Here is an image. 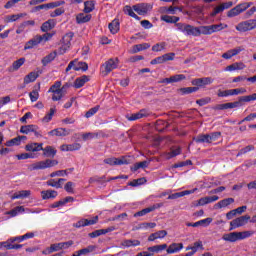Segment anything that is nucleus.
I'll list each match as a JSON object with an SVG mask.
<instances>
[{"label": "nucleus", "instance_id": "nucleus-5", "mask_svg": "<svg viewBox=\"0 0 256 256\" xmlns=\"http://www.w3.org/2000/svg\"><path fill=\"white\" fill-rule=\"evenodd\" d=\"M253 5V2H244L237 4L234 8L230 9L227 12V17L233 18L237 17V15H241V13H245Z\"/></svg>", "mask_w": 256, "mask_h": 256}, {"label": "nucleus", "instance_id": "nucleus-64", "mask_svg": "<svg viewBox=\"0 0 256 256\" xmlns=\"http://www.w3.org/2000/svg\"><path fill=\"white\" fill-rule=\"evenodd\" d=\"M65 13V9L63 8H57L53 12L50 13V17L55 18L63 15Z\"/></svg>", "mask_w": 256, "mask_h": 256}, {"label": "nucleus", "instance_id": "nucleus-58", "mask_svg": "<svg viewBox=\"0 0 256 256\" xmlns=\"http://www.w3.org/2000/svg\"><path fill=\"white\" fill-rule=\"evenodd\" d=\"M61 5H65V1L50 2L46 4V7H47V10H49V9H55L57 7H61Z\"/></svg>", "mask_w": 256, "mask_h": 256}, {"label": "nucleus", "instance_id": "nucleus-59", "mask_svg": "<svg viewBox=\"0 0 256 256\" xmlns=\"http://www.w3.org/2000/svg\"><path fill=\"white\" fill-rule=\"evenodd\" d=\"M6 147H15V145H21L19 137H15L5 143Z\"/></svg>", "mask_w": 256, "mask_h": 256}, {"label": "nucleus", "instance_id": "nucleus-11", "mask_svg": "<svg viewBox=\"0 0 256 256\" xmlns=\"http://www.w3.org/2000/svg\"><path fill=\"white\" fill-rule=\"evenodd\" d=\"M251 219V216L245 215L240 216L230 222L229 231H233V229H238V227H243V225H247V222Z\"/></svg>", "mask_w": 256, "mask_h": 256}, {"label": "nucleus", "instance_id": "nucleus-51", "mask_svg": "<svg viewBox=\"0 0 256 256\" xmlns=\"http://www.w3.org/2000/svg\"><path fill=\"white\" fill-rule=\"evenodd\" d=\"M61 81H56L48 90V93H60L61 91Z\"/></svg>", "mask_w": 256, "mask_h": 256}, {"label": "nucleus", "instance_id": "nucleus-20", "mask_svg": "<svg viewBox=\"0 0 256 256\" xmlns=\"http://www.w3.org/2000/svg\"><path fill=\"white\" fill-rule=\"evenodd\" d=\"M213 222V218H206L199 220L195 223H187V227H209L211 223Z\"/></svg>", "mask_w": 256, "mask_h": 256}, {"label": "nucleus", "instance_id": "nucleus-40", "mask_svg": "<svg viewBox=\"0 0 256 256\" xmlns=\"http://www.w3.org/2000/svg\"><path fill=\"white\" fill-rule=\"evenodd\" d=\"M83 11L86 14H89V13H92V11H95V1L94 0L85 1Z\"/></svg>", "mask_w": 256, "mask_h": 256}, {"label": "nucleus", "instance_id": "nucleus-41", "mask_svg": "<svg viewBox=\"0 0 256 256\" xmlns=\"http://www.w3.org/2000/svg\"><path fill=\"white\" fill-rule=\"evenodd\" d=\"M125 15H129V17H132L136 21H141V17H139L135 12L133 11V8L131 6L126 5L123 9Z\"/></svg>", "mask_w": 256, "mask_h": 256}, {"label": "nucleus", "instance_id": "nucleus-62", "mask_svg": "<svg viewBox=\"0 0 256 256\" xmlns=\"http://www.w3.org/2000/svg\"><path fill=\"white\" fill-rule=\"evenodd\" d=\"M55 115V108H51L50 112L48 114L45 115V117L43 118V122L44 123H49V121H51V119H53V116Z\"/></svg>", "mask_w": 256, "mask_h": 256}, {"label": "nucleus", "instance_id": "nucleus-35", "mask_svg": "<svg viewBox=\"0 0 256 256\" xmlns=\"http://www.w3.org/2000/svg\"><path fill=\"white\" fill-rule=\"evenodd\" d=\"M245 69V64L243 62L233 63L225 68V71H242Z\"/></svg>", "mask_w": 256, "mask_h": 256}, {"label": "nucleus", "instance_id": "nucleus-2", "mask_svg": "<svg viewBox=\"0 0 256 256\" xmlns=\"http://www.w3.org/2000/svg\"><path fill=\"white\" fill-rule=\"evenodd\" d=\"M255 235L253 231H243V232H230L223 234L222 239L223 241H228V243H236V241H243V239H249Z\"/></svg>", "mask_w": 256, "mask_h": 256}, {"label": "nucleus", "instance_id": "nucleus-13", "mask_svg": "<svg viewBox=\"0 0 256 256\" xmlns=\"http://www.w3.org/2000/svg\"><path fill=\"white\" fill-rule=\"evenodd\" d=\"M194 87L202 88L207 87V85H211L213 83V78L211 77H203V78H195L191 81Z\"/></svg>", "mask_w": 256, "mask_h": 256}, {"label": "nucleus", "instance_id": "nucleus-7", "mask_svg": "<svg viewBox=\"0 0 256 256\" xmlns=\"http://www.w3.org/2000/svg\"><path fill=\"white\" fill-rule=\"evenodd\" d=\"M117 67H119V58H110L102 65V73L108 75L111 71H115Z\"/></svg>", "mask_w": 256, "mask_h": 256}, {"label": "nucleus", "instance_id": "nucleus-6", "mask_svg": "<svg viewBox=\"0 0 256 256\" xmlns=\"http://www.w3.org/2000/svg\"><path fill=\"white\" fill-rule=\"evenodd\" d=\"M251 101H256V93L247 96H240L235 102H228V109L243 107V103H251Z\"/></svg>", "mask_w": 256, "mask_h": 256}, {"label": "nucleus", "instance_id": "nucleus-12", "mask_svg": "<svg viewBox=\"0 0 256 256\" xmlns=\"http://www.w3.org/2000/svg\"><path fill=\"white\" fill-rule=\"evenodd\" d=\"M133 11L138 13L139 15H147L151 9H153V5L148 3H140L136 4L132 7Z\"/></svg>", "mask_w": 256, "mask_h": 256}, {"label": "nucleus", "instance_id": "nucleus-22", "mask_svg": "<svg viewBox=\"0 0 256 256\" xmlns=\"http://www.w3.org/2000/svg\"><path fill=\"white\" fill-rule=\"evenodd\" d=\"M59 193L55 190H43L41 191V197L43 201H47V199H57Z\"/></svg>", "mask_w": 256, "mask_h": 256}, {"label": "nucleus", "instance_id": "nucleus-17", "mask_svg": "<svg viewBox=\"0 0 256 256\" xmlns=\"http://www.w3.org/2000/svg\"><path fill=\"white\" fill-rule=\"evenodd\" d=\"M70 134L71 130H67L66 128H56L48 132L50 137H67Z\"/></svg>", "mask_w": 256, "mask_h": 256}, {"label": "nucleus", "instance_id": "nucleus-8", "mask_svg": "<svg viewBox=\"0 0 256 256\" xmlns=\"http://www.w3.org/2000/svg\"><path fill=\"white\" fill-rule=\"evenodd\" d=\"M253 29H256V19L240 22L236 26V31H239L240 33H247V31H253Z\"/></svg>", "mask_w": 256, "mask_h": 256}, {"label": "nucleus", "instance_id": "nucleus-44", "mask_svg": "<svg viewBox=\"0 0 256 256\" xmlns=\"http://www.w3.org/2000/svg\"><path fill=\"white\" fill-rule=\"evenodd\" d=\"M55 34L54 33H49L45 32L43 35H36L38 42L39 43H47V41L51 40Z\"/></svg>", "mask_w": 256, "mask_h": 256}, {"label": "nucleus", "instance_id": "nucleus-26", "mask_svg": "<svg viewBox=\"0 0 256 256\" xmlns=\"http://www.w3.org/2000/svg\"><path fill=\"white\" fill-rule=\"evenodd\" d=\"M232 203H235L234 198H225L223 200H220L218 203L214 205L215 209H223L225 207H229Z\"/></svg>", "mask_w": 256, "mask_h": 256}, {"label": "nucleus", "instance_id": "nucleus-36", "mask_svg": "<svg viewBox=\"0 0 256 256\" xmlns=\"http://www.w3.org/2000/svg\"><path fill=\"white\" fill-rule=\"evenodd\" d=\"M31 196V190H21L17 193H14L12 199H27Z\"/></svg>", "mask_w": 256, "mask_h": 256}, {"label": "nucleus", "instance_id": "nucleus-49", "mask_svg": "<svg viewBox=\"0 0 256 256\" xmlns=\"http://www.w3.org/2000/svg\"><path fill=\"white\" fill-rule=\"evenodd\" d=\"M18 213H25V207L17 206L14 209L7 212V215H11V217H17Z\"/></svg>", "mask_w": 256, "mask_h": 256}, {"label": "nucleus", "instance_id": "nucleus-56", "mask_svg": "<svg viewBox=\"0 0 256 256\" xmlns=\"http://www.w3.org/2000/svg\"><path fill=\"white\" fill-rule=\"evenodd\" d=\"M166 45L167 44L165 42L157 43L154 46H152V51H154L155 53H159L161 51H164Z\"/></svg>", "mask_w": 256, "mask_h": 256}, {"label": "nucleus", "instance_id": "nucleus-45", "mask_svg": "<svg viewBox=\"0 0 256 256\" xmlns=\"http://www.w3.org/2000/svg\"><path fill=\"white\" fill-rule=\"evenodd\" d=\"M121 245H122V247H126V248L139 247V245H141V241H139V240H124L121 243Z\"/></svg>", "mask_w": 256, "mask_h": 256}, {"label": "nucleus", "instance_id": "nucleus-29", "mask_svg": "<svg viewBox=\"0 0 256 256\" xmlns=\"http://www.w3.org/2000/svg\"><path fill=\"white\" fill-rule=\"evenodd\" d=\"M43 151V157H55V155H57V149H55L53 146H46L45 148H43L42 146V150Z\"/></svg>", "mask_w": 256, "mask_h": 256}, {"label": "nucleus", "instance_id": "nucleus-15", "mask_svg": "<svg viewBox=\"0 0 256 256\" xmlns=\"http://www.w3.org/2000/svg\"><path fill=\"white\" fill-rule=\"evenodd\" d=\"M104 163L106 165H111V166H115V165H129V160H127L125 157L123 158H106L104 159Z\"/></svg>", "mask_w": 256, "mask_h": 256}, {"label": "nucleus", "instance_id": "nucleus-48", "mask_svg": "<svg viewBox=\"0 0 256 256\" xmlns=\"http://www.w3.org/2000/svg\"><path fill=\"white\" fill-rule=\"evenodd\" d=\"M182 95H190V93H197L199 91V87H185L179 89Z\"/></svg>", "mask_w": 256, "mask_h": 256}, {"label": "nucleus", "instance_id": "nucleus-9", "mask_svg": "<svg viewBox=\"0 0 256 256\" xmlns=\"http://www.w3.org/2000/svg\"><path fill=\"white\" fill-rule=\"evenodd\" d=\"M73 69L74 71H87L89 69V65L86 62H78L77 59H74L69 62L66 67V73H69Z\"/></svg>", "mask_w": 256, "mask_h": 256}, {"label": "nucleus", "instance_id": "nucleus-39", "mask_svg": "<svg viewBox=\"0 0 256 256\" xmlns=\"http://www.w3.org/2000/svg\"><path fill=\"white\" fill-rule=\"evenodd\" d=\"M179 20H180V18L177 16H170V15L161 16V21H164L165 23H174L175 27H177Z\"/></svg>", "mask_w": 256, "mask_h": 256}, {"label": "nucleus", "instance_id": "nucleus-38", "mask_svg": "<svg viewBox=\"0 0 256 256\" xmlns=\"http://www.w3.org/2000/svg\"><path fill=\"white\" fill-rule=\"evenodd\" d=\"M95 251L94 245H89L86 248L80 249L74 253L75 256H81V255H89V253H93Z\"/></svg>", "mask_w": 256, "mask_h": 256}, {"label": "nucleus", "instance_id": "nucleus-21", "mask_svg": "<svg viewBox=\"0 0 256 256\" xmlns=\"http://www.w3.org/2000/svg\"><path fill=\"white\" fill-rule=\"evenodd\" d=\"M42 149H43V143L33 142L25 146V150L31 153H37L39 151H42Z\"/></svg>", "mask_w": 256, "mask_h": 256}, {"label": "nucleus", "instance_id": "nucleus-60", "mask_svg": "<svg viewBox=\"0 0 256 256\" xmlns=\"http://www.w3.org/2000/svg\"><path fill=\"white\" fill-rule=\"evenodd\" d=\"M73 187H75V183L71 181L67 182L64 186L65 192L70 194L75 193V190L73 189Z\"/></svg>", "mask_w": 256, "mask_h": 256}, {"label": "nucleus", "instance_id": "nucleus-54", "mask_svg": "<svg viewBox=\"0 0 256 256\" xmlns=\"http://www.w3.org/2000/svg\"><path fill=\"white\" fill-rule=\"evenodd\" d=\"M99 109H101L100 105H96L95 107L89 109L86 113H85V117L86 119H90V117H93V115H95Z\"/></svg>", "mask_w": 256, "mask_h": 256}, {"label": "nucleus", "instance_id": "nucleus-50", "mask_svg": "<svg viewBox=\"0 0 256 256\" xmlns=\"http://www.w3.org/2000/svg\"><path fill=\"white\" fill-rule=\"evenodd\" d=\"M3 247L8 251H11L12 249L18 250L23 248V244H11L9 242H3Z\"/></svg>", "mask_w": 256, "mask_h": 256}, {"label": "nucleus", "instance_id": "nucleus-14", "mask_svg": "<svg viewBox=\"0 0 256 256\" xmlns=\"http://www.w3.org/2000/svg\"><path fill=\"white\" fill-rule=\"evenodd\" d=\"M99 222V216H94L92 219H81L74 224V227L81 229V227H89V225H97Z\"/></svg>", "mask_w": 256, "mask_h": 256}, {"label": "nucleus", "instance_id": "nucleus-34", "mask_svg": "<svg viewBox=\"0 0 256 256\" xmlns=\"http://www.w3.org/2000/svg\"><path fill=\"white\" fill-rule=\"evenodd\" d=\"M192 193H195V189L194 190H185L182 192H176V193L170 194L168 196V199H179L181 197H185V195H191Z\"/></svg>", "mask_w": 256, "mask_h": 256}, {"label": "nucleus", "instance_id": "nucleus-4", "mask_svg": "<svg viewBox=\"0 0 256 256\" xmlns=\"http://www.w3.org/2000/svg\"><path fill=\"white\" fill-rule=\"evenodd\" d=\"M221 139V132H212L209 134H200L194 138L195 143H213Z\"/></svg>", "mask_w": 256, "mask_h": 256}, {"label": "nucleus", "instance_id": "nucleus-61", "mask_svg": "<svg viewBox=\"0 0 256 256\" xmlns=\"http://www.w3.org/2000/svg\"><path fill=\"white\" fill-rule=\"evenodd\" d=\"M199 249H201V251H203L205 249V247H203V242L201 240L194 242V244L192 246V251H194V253L199 251Z\"/></svg>", "mask_w": 256, "mask_h": 256}, {"label": "nucleus", "instance_id": "nucleus-30", "mask_svg": "<svg viewBox=\"0 0 256 256\" xmlns=\"http://www.w3.org/2000/svg\"><path fill=\"white\" fill-rule=\"evenodd\" d=\"M167 237V231L166 230H160L158 232L152 233L148 237V241H156V239H165Z\"/></svg>", "mask_w": 256, "mask_h": 256}, {"label": "nucleus", "instance_id": "nucleus-31", "mask_svg": "<svg viewBox=\"0 0 256 256\" xmlns=\"http://www.w3.org/2000/svg\"><path fill=\"white\" fill-rule=\"evenodd\" d=\"M121 27V24L119 23V20L114 19L109 25L108 29L112 35H116V33H119V29Z\"/></svg>", "mask_w": 256, "mask_h": 256}, {"label": "nucleus", "instance_id": "nucleus-10", "mask_svg": "<svg viewBox=\"0 0 256 256\" xmlns=\"http://www.w3.org/2000/svg\"><path fill=\"white\" fill-rule=\"evenodd\" d=\"M223 29H227V24L224 26L222 23L202 26V35H213V33H217V31H223Z\"/></svg>", "mask_w": 256, "mask_h": 256}, {"label": "nucleus", "instance_id": "nucleus-19", "mask_svg": "<svg viewBox=\"0 0 256 256\" xmlns=\"http://www.w3.org/2000/svg\"><path fill=\"white\" fill-rule=\"evenodd\" d=\"M151 112L147 109H141L139 112L131 114L128 117V121H137V119H143V117H149Z\"/></svg>", "mask_w": 256, "mask_h": 256}, {"label": "nucleus", "instance_id": "nucleus-24", "mask_svg": "<svg viewBox=\"0 0 256 256\" xmlns=\"http://www.w3.org/2000/svg\"><path fill=\"white\" fill-rule=\"evenodd\" d=\"M57 58V51H53L50 54L46 55L44 58H42L41 63L43 67H47L49 63H53L55 59Z\"/></svg>", "mask_w": 256, "mask_h": 256}, {"label": "nucleus", "instance_id": "nucleus-3", "mask_svg": "<svg viewBox=\"0 0 256 256\" xmlns=\"http://www.w3.org/2000/svg\"><path fill=\"white\" fill-rule=\"evenodd\" d=\"M56 165H59V161L46 159V160H42V161L33 163L30 166V171H40V170H44V169H51V167H55Z\"/></svg>", "mask_w": 256, "mask_h": 256}, {"label": "nucleus", "instance_id": "nucleus-16", "mask_svg": "<svg viewBox=\"0 0 256 256\" xmlns=\"http://www.w3.org/2000/svg\"><path fill=\"white\" fill-rule=\"evenodd\" d=\"M187 77L184 74H176L171 76L170 78H164L159 81V83H164L166 85H169V83H179L180 81H185Z\"/></svg>", "mask_w": 256, "mask_h": 256}, {"label": "nucleus", "instance_id": "nucleus-57", "mask_svg": "<svg viewBox=\"0 0 256 256\" xmlns=\"http://www.w3.org/2000/svg\"><path fill=\"white\" fill-rule=\"evenodd\" d=\"M16 158L18 159V161H23L25 159H35V155L31 153H22V154H17Z\"/></svg>", "mask_w": 256, "mask_h": 256}, {"label": "nucleus", "instance_id": "nucleus-55", "mask_svg": "<svg viewBox=\"0 0 256 256\" xmlns=\"http://www.w3.org/2000/svg\"><path fill=\"white\" fill-rule=\"evenodd\" d=\"M188 165H193V162L191 160L178 162V163L173 164L172 169H179L181 167H187Z\"/></svg>", "mask_w": 256, "mask_h": 256}, {"label": "nucleus", "instance_id": "nucleus-18", "mask_svg": "<svg viewBox=\"0 0 256 256\" xmlns=\"http://www.w3.org/2000/svg\"><path fill=\"white\" fill-rule=\"evenodd\" d=\"M37 125L29 124L20 127V133L23 135H29V133H34L35 137H39V133L37 131Z\"/></svg>", "mask_w": 256, "mask_h": 256}, {"label": "nucleus", "instance_id": "nucleus-23", "mask_svg": "<svg viewBox=\"0 0 256 256\" xmlns=\"http://www.w3.org/2000/svg\"><path fill=\"white\" fill-rule=\"evenodd\" d=\"M23 65H25V58H19L12 63L11 67L8 68V71L9 73H13V71H19Z\"/></svg>", "mask_w": 256, "mask_h": 256}, {"label": "nucleus", "instance_id": "nucleus-63", "mask_svg": "<svg viewBox=\"0 0 256 256\" xmlns=\"http://www.w3.org/2000/svg\"><path fill=\"white\" fill-rule=\"evenodd\" d=\"M29 97L32 103H35L39 99V90L34 89L32 92L29 93Z\"/></svg>", "mask_w": 256, "mask_h": 256}, {"label": "nucleus", "instance_id": "nucleus-47", "mask_svg": "<svg viewBox=\"0 0 256 256\" xmlns=\"http://www.w3.org/2000/svg\"><path fill=\"white\" fill-rule=\"evenodd\" d=\"M145 183H147V178L142 177V178L132 180L131 182L128 183V185L130 187H139V185H145Z\"/></svg>", "mask_w": 256, "mask_h": 256}, {"label": "nucleus", "instance_id": "nucleus-37", "mask_svg": "<svg viewBox=\"0 0 256 256\" xmlns=\"http://www.w3.org/2000/svg\"><path fill=\"white\" fill-rule=\"evenodd\" d=\"M39 74L37 72H30L28 75L24 77V85H29V83H34L37 81Z\"/></svg>", "mask_w": 256, "mask_h": 256}, {"label": "nucleus", "instance_id": "nucleus-27", "mask_svg": "<svg viewBox=\"0 0 256 256\" xmlns=\"http://www.w3.org/2000/svg\"><path fill=\"white\" fill-rule=\"evenodd\" d=\"M88 81H89V76L83 75L81 77L76 78V80L74 81L73 87L75 89H81V87H83L85 83H88Z\"/></svg>", "mask_w": 256, "mask_h": 256}, {"label": "nucleus", "instance_id": "nucleus-32", "mask_svg": "<svg viewBox=\"0 0 256 256\" xmlns=\"http://www.w3.org/2000/svg\"><path fill=\"white\" fill-rule=\"evenodd\" d=\"M91 17V14L80 13L76 16V23H78V25L89 23V21H91Z\"/></svg>", "mask_w": 256, "mask_h": 256}, {"label": "nucleus", "instance_id": "nucleus-28", "mask_svg": "<svg viewBox=\"0 0 256 256\" xmlns=\"http://www.w3.org/2000/svg\"><path fill=\"white\" fill-rule=\"evenodd\" d=\"M183 249V243H172L167 249L166 253L168 255H173V253H179Z\"/></svg>", "mask_w": 256, "mask_h": 256}, {"label": "nucleus", "instance_id": "nucleus-46", "mask_svg": "<svg viewBox=\"0 0 256 256\" xmlns=\"http://www.w3.org/2000/svg\"><path fill=\"white\" fill-rule=\"evenodd\" d=\"M155 209H157V207H155V206L144 208V209L136 212L134 214V217H145V215H147V213H151L152 211H155Z\"/></svg>", "mask_w": 256, "mask_h": 256}, {"label": "nucleus", "instance_id": "nucleus-43", "mask_svg": "<svg viewBox=\"0 0 256 256\" xmlns=\"http://www.w3.org/2000/svg\"><path fill=\"white\" fill-rule=\"evenodd\" d=\"M39 44H40V42H39L37 36H35L34 38H32L31 40L26 42V44L24 46V51H27L29 49H33V47H37V45H39Z\"/></svg>", "mask_w": 256, "mask_h": 256}, {"label": "nucleus", "instance_id": "nucleus-52", "mask_svg": "<svg viewBox=\"0 0 256 256\" xmlns=\"http://www.w3.org/2000/svg\"><path fill=\"white\" fill-rule=\"evenodd\" d=\"M83 141H89V139H99V133L88 132L82 134Z\"/></svg>", "mask_w": 256, "mask_h": 256}, {"label": "nucleus", "instance_id": "nucleus-42", "mask_svg": "<svg viewBox=\"0 0 256 256\" xmlns=\"http://www.w3.org/2000/svg\"><path fill=\"white\" fill-rule=\"evenodd\" d=\"M73 37H75V33L73 32L66 33L62 38L63 45H66V47H71V41H73Z\"/></svg>", "mask_w": 256, "mask_h": 256}, {"label": "nucleus", "instance_id": "nucleus-25", "mask_svg": "<svg viewBox=\"0 0 256 256\" xmlns=\"http://www.w3.org/2000/svg\"><path fill=\"white\" fill-rule=\"evenodd\" d=\"M55 25H56L55 21L53 19H49L41 25L40 29L42 33H49L51 29H55Z\"/></svg>", "mask_w": 256, "mask_h": 256}, {"label": "nucleus", "instance_id": "nucleus-1", "mask_svg": "<svg viewBox=\"0 0 256 256\" xmlns=\"http://www.w3.org/2000/svg\"><path fill=\"white\" fill-rule=\"evenodd\" d=\"M177 31L183 33L186 37H199L203 35V26L195 27L187 23H178L176 24Z\"/></svg>", "mask_w": 256, "mask_h": 256}, {"label": "nucleus", "instance_id": "nucleus-33", "mask_svg": "<svg viewBox=\"0 0 256 256\" xmlns=\"http://www.w3.org/2000/svg\"><path fill=\"white\" fill-rule=\"evenodd\" d=\"M151 47V44L149 43H142V44H136L132 47L131 53H139L141 51H146V49H149Z\"/></svg>", "mask_w": 256, "mask_h": 256}, {"label": "nucleus", "instance_id": "nucleus-53", "mask_svg": "<svg viewBox=\"0 0 256 256\" xmlns=\"http://www.w3.org/2000/svg\"><path fill=\"white\" fill-rule=\"evenodd\" d=\"M250 151H255V146L253 145H248L242 149L239 150L237 157H241V155H245L247 153H250Z\"/></svg>", "mask_w": 256, "mask_h": 256}]
</instances>
